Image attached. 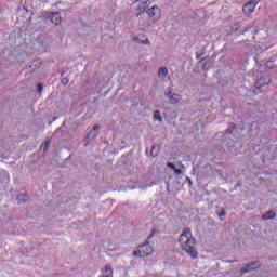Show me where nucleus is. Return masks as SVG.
Returning <instances> with one entry per match:
<instances>
[{"label":"nucleus","mask_w":277,"mask_h":277,"mask_svg":"<svg viewBox=\"0 0 277 277\" xmlns=\"http://www.w3.org/2000/svg\"><path fill=\"white\" fill-rule=\"evenodd\" d=\"M179 243L183 250L186 252L188 256L192 259H198V250L196 249V238L192 236V229L186 228L180 235Z\"/></svg>","instance_id":"f257e3e1"},{"label":"nucleus","mask_w":277,"mask_h":277,"mask_svg":"<svg viewBox=\"0 0 277 277\" xmlns=\"http://www.w3.org/2000/svg\"><path fill=\"white\" fill-rule=\"evenodd\" d=\"M153 246H150V242H145L141 246H138V249L133 252V256H140L141 259L144 256H150L153 254Z\"/></svg>","instance_id":"f03ea898"},{"label":"nucleus","mask_w":277,"mask_h":277,"mask_svg":"<svg viewBox=\"0 0 277 277\" xmlns=\"http://www.w3.org/2000/svg\"><path fill=\"white\" fill-rule=\"evenodd\" d=\"M43 16L47 18V21H51L53 25H60L62 23V15H60L57 12H44Z\"/></svg>","instance_id":"7ed1b4c3"},{"label":"nucleus","mask_w":277,"mask_h":277,"mask_svg":"<svg viewBox=\"0 0 277 277\" xmlns=\"http://www.w3.org/2000/svg\"><path fill=\"white\" fill-rule=\"evenodd\" d=\"M261 267V262L254 261L246 265V267L240 269V274H248L250 272H254V269H259Z\"/></svg>","instance_id":"20e7f679"},{"label":"nucleus","mask_w":277,"mask_h":277,"mask_svg":"<svg viewBox=\"0 0 277 277\" xmlns=\"http://www.w3.org/2000/svg\"><path fill=\"white\" fill-rule=\"evenodd\" d=\"M259 2L251 0L249 2H247L243 8L242 11L245 12V14H247L248 16H250V14H252L254 12V10L256 9Z\"/></svg>","instance_id":"39448f33"},{"label":"nucleus","mask_w":277,"mask_h":277,"mask_svg":"<svg viewBox=\"0 0 277 277\" xmlns=\"http://www.w3.org/2000/svg\"><path fill=\"white\" fill-rule=\"evenodd\" d=\"M167 98L172 105H176V103L181 102V95L176 93H172V90L166 93Z\"/></svg>","instance_id":"423d86ee"},{"label":"nucleus","mask_w":277,"mask_h":277,"mask_svg":"<svg viewBox=\"0 0 277 277\" xmlns=\"http://www.w3.org/2000/svg\"><path fill=\"white\" fill-rule=\"evenodd\" d=\"M101 129V126L95 124L93 129L89 132L85 140H95L98 136V130Z\"/></svg>","instance_id":"0eeeda50"},{"label":"nucleus","mask_w":277,"mask_h":277,"mask_svg":"<svg viewBox=\"0 0 277 277\" xmlns=\"http://www.w3.org/2000/svg\"><path fill=\"white\" fill-rule=\"evenodd\" d=\"M269 78L267 77H261L256 82H255V88L259 90L261 88H264V85H269Z\"/></svg>","instance_id":"6e6552de"},{"label":"nucleus","mask_w":277,"mask_h":277,"mask_svg":"<svg viewBox=\"0 0 277 277\" xmlns=\"http://www.w3.org/2000/svg\"><path fill=\"white\" fill-rule=\"evenodd\" d=\"M147 14L148 16H150V18H153L155 16H159V14H161V10L159 9V6L154 5L149 10H147Z\"/></svg>","instance_id":"1a4fd4ad"},{"label":"nucleus","mask_w":277,"mask_h":277,"mask_svg":"<svg viewBox=\"0 0 277 277\" xmlns=\"http://www.w3.org/2000/svg\"><path fill=\"white\" fill-rule=\"evenodd\" d=\"M102 276L114 277V269L110 264H106L104 269H102Z\"/></svg>","instance_id":"9d476101"},{"label":"nucleus","mask_w":277,"mask_h":277,"mask_svg":"<svg viewBox=\"0 0 277 277\" xmlns=\"http://www.w3.org/2000/svg\"><path fill=\"white\" fill-rule=\"evenodd\" d=\"M276 217V212L268 211L262 215V220H274Z\"/></svg>","instance_id":"9b49d317"},{"label":"nucleus","mask_w":277,"mask_h":277,"mask_svg":"<svg viewBox=\"0 0 277 277\" xmlns=\"http://www.w3.org/2000/svg\"><path fill=\"white\" fill-rule=\"evenodd\" d=\"M158 77H160L161 79H166V77H168V68L162 67L158 70Z\"/></svg>","instance_id":"f8f14e48"},{"label":"nucleus","mask_w":277,"mask_h":277,"mask_svg":"<svg viewBox=\"0 0 277 277\" xmlns=\"http://www.w3.org/2000/svg\"><path fill=\"white\" fill-rule=\"evenodd\" d=\"M133 41L137 42V44H148V45H150V40H148V38H146L145 40H141L140 37H134Z\"/></svg>","instance_id":"ddd939ff"},{"label":"nucleus","mask_w":277,"mask_h":277,"mask_svg":"<svg viewBox=\"0 0 277 277\" xmlns=\"http://www.w3.org/2000/svg\"><path fill=\"white\" fill-rule=\"evenodd\" d=\"M47 49H49V44H47V42L39 43V47H38L39 53H47Z\"/></svg>","instance_id":"4468645a"},{"label":"nucleus","mask_w":277,"mask_h":277,"mask_svg":"<svg viewBox=\"0 0 277 277\" xmlns=\"http://www.w3.org/2000/svg\"><path fill=\"white\" fill-rule=\"evenodd\" d=\"M154 120H157L158 122H163V118L161 117V111L159 110L154 111Z\"/></svg>","instance_id":"2eb2a0df"},{"label":"nucleus","mask_w":277,"mask_h":277,"mask_svg":"<svg viewBox=\"0 0 277 277\" xmlns=\"http://www.w3.org/2000/svg\"><path fill=\"white\" fill-rule=\"evenodd\" d=\"M150 155L151 157H157V155H159V145H153Z\"/></svg>","instance_id":"dca6fc26"},{"label":"nucleus","mask_w":277,"mask_h":277,"mask_svg":"<svg viewBox=\"0 0 277 277\" xmlns=\"http://www.w3.org/2000/svg\"><path fill=\"white\" fill-rule=\"evenodd\" d=\"M27 196H25V195H19L18 197H17V200H18V203L19 205H22V202H27Z\"/></svg>","instance_id":"f3484780"},{"label":"nucleus","mask_w":277,"mask_h":277,"mask_svg":"<svg viewBox=\"0 0 277 277\" xmlns=\"http://www.w3.org/2000/svg\"><path fill=\"white\" fill-rule=\"evenodd\" d=\"M155 235H159V229L153 228L150 235L148 236V239H153Z\"/></svg>","instance_id":"a211bd4d"},{"label":"nucleus","mask_w":277,"mask_h":277,"mask_svg":"<svg viewBox=\"0 0 277 277\" xmlns=\"http://www.w3.org/2000/svg\"><path fill=\"white\" fill-rule=\"evenodd\" d=\"M235 131V123H229L228 129L226 130V133H233Z\"/></svg>","instance_id":"6ab92c4d"},{"label":"nucleus","mask_w":277,"mask_h":277,"mask_svg":"<svg viewBox=\"0 0 277 277\" xmlns=\"http://www.w3.org/2000/svg\"><path fill=\"white\" fill-rule=\"evenodd\" d=\"M44 89V87L42 85V83H39L38 85H37V92L39 93V94H42V90Z\"/></svg>","instance_id":"aec40b11"},{"label":"nucleus","mask_w":277,"mask_h":277,"mask_svg":"<svg viewBox=\"0 0 277 277\" xmlns=\"http://www.w3.org/2000/svg\"><path fill=\"white\" fill-rule=\"evenodd\" d=\"M217 215L221 219V221L224 220L222 217H224V215H226V210H222L221 212L217 213Z\"/></svg>","instance_id":"412c9836"},{"label":"nucleus","mask_w":277,"mask_h":277,"mask_svg":"<svg viewBox=\"0 0 277 277\" xmlns=\"http://www.w3.org/2000/svg\"><path fill=\"white\" fill-rule=\"evenodd\" d=\"M167 167L171 168V170H173V171L176 169V166H174V163H172V162H168Z\"/></svg>","instance_id":"4be33fe9"},{"label":"nucleus","mask_w":277,"mask_h":277,"mask_svg":"<svg viewBox=\"0 0 277 277\" xmlns=\"http://www.w3.org/2000/svg\"><path fill=\"white\" fill-rule=\"evenodd\" d=\"M174 173L180 176V174H183V171H181V169H176L174 170Z\"/></svg>","instance_id":"5701e85b"},{"label":"nucleus","mask_w":277,"mask_h":277,"mask_svg":"<svg viewBox=\"0 0 277 277\" xmlns=\"http://www.w3.org/2000/svg\"><path fill=\"white\" fill-rule=\"evenodd\" d=\"M47 150H49V143H45L43 146V153H47Z\"/></svg>","instance_id":"b1692460"},{"label":"nucleus","mask_w":277,"mask_h":277,"mask_svg":"<svg viewBox=\"0 0 277 277\" xmlns=\"http://www.w3.org/2000/svg\"><path fill=\"white\" fill-rule=\"evenodd\" d=\"M62 83H63V85H68V79H63Z\"/></svg>","instance_id":"393cba45"},{"label":"nucleus","mask_w":277,"mask_h":277,"mask_svg":"<svg viewBox=\"0 0 277 277\" xmlns=\"http://www.w3.org/2000/svg\"><path fill=\"white\" fill-rule=\"evenodd\" d=\"M266 67H267V68H272V67H273V66H272V62H267V63H266Z\"/></svg>","instance_id":"a878e982"},{"label":"nucleus","mask_w":277,"mask_h":277,"mask_svg":"<svg viewBox=\"0 0 277 277\" xmlns=\"http://www.w3.org/2000/svg\"><path fill=\"white\" fill-rule=\"evenodd\" d=\"M200 57H202V54L197 53V54H196V58H197V60H200Z\"/></svg>","instance_id":"bb28decb"},{"label":"nucleus","mask_w":277,"mask_h":277,"mask_svg":"<svg viewBox=\"0 0 277 277\" xmlns=\"http://www.w3.org/2000/svg\"><path fill=\"white\" fill-rule=\"evenodd\" d=\"M229 263H237V260H232L229 261Z\"/></svg>","instance_id":"cd10ccee"},{"label":"nucleus","mask_w":277,"mask_h":277,"mask_svg":"<svg viewBox=\"0 0 277 277\" xmlns=\"http://www.w3.org/2000/svg\"><path fill=\"white\" fill-rule=\"evenodd\" d=\"M205 62V58H202L201 61H199V64H202Z\"/></svg>","instance_id":"c85d7f7f"},{"label":"nucleus","mask_w":277,"mask_h":277,"mask_svg":"<svg viewBox=\"0 0 277 277\" xmlns=\"http://www.w3.org/2000/svg\"><path fill=\"white\" fill-rule=\"evenodd\" d=\"M137 1H140V0H134V3H137Z\"/></svg>","instance_id":"c756f323"},{"label":"nucleus","mask_w":277,"mask_h":277,"mask_svg":"<svg viewBox=\"0 0 277 277\" xmlns=\"http://www.w3.org/2000/svg\"><path fill=\"white\" fill-rule=\"evenodd\" d=\"M190 185H192V180H189V182H188Z\"/></svg>","instance_id":"7c9ffc66"}]
</instances>
